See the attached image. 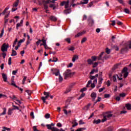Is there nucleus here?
I'll return each mask as SVG.
<instances>
[{
	"label": "nucleus",
	"instance_id": "obj_1",
	"mask_svg": "<svg viewBox=\"0 0 131 131\" xmlns=\"http://www.w3.org/2000/svg\"><path fill=\"white\" fill-rule=\"evenodd\" d=\"M43 95L45 96V97H42L41 98V100L43 101V103H46V104H48V102L46 101L47 99H48L49 97H50V99H53L54 98V96L51 95L50 94V92H43Z\"/></svg>",
	"mask_w": 131,
	"mask_h": 131
},
{
	"label": "nucleus",
	"instance_id": "obj_2",
	"mask_svg": "<svg viewBox=\"0 0 131 131\" xmlns=\"http://www.w3.org/2000/svg\"><path fill=\"white\" fill-rule=\"evenodd\" d=\"M71 75H72V73H71V70H67L63 73L64 79H67L69 77H71Z\"/></svg>",
	"mask_w": 131,
	"mask_h": 131
},
{
	"label": "nucleus",
	"instance_id": "obj_3",
	"mask_svg": "<svg viewBox=\"0 0 131 131\" xmlns=\"http://www.w3.org/2000/svg\"><path fill=\"white\" fill-rule=\"evenodd\" d=\"M113 116L112 114H109L108 112L106 113L105 115L103 116V119H102V122H105V121H107V119H110L111 117Z\"/></svg>",
	"mask_w": 131,
	"mask_h": 131
},
{
	"label": "nucleus",
	"instance_id": "obj_4",
	"mask_svg": "<svg viewBox=\"0 0 131 131\" xmlns=\"http://www.w3.org/2000/svg\"><path fill=\"white\" fill-rule=\"evenodd\" d=\"M69 3H70V1L67 0V1H63L60 4L61 7H63L65 5L64 8L65 9H68L69 8Z\"/></svg>",
	"mask_w": 131,
	"mask_h": 131
},
{
	"label": "nucleus",
	"instance_id": "obj_5",
	"mask_svg": "<svg viewBox=\"0 0 131 131\" xmlns=\"http://www.w3.org/2000/svg\"><path fill=\"white\" fill-rule=\"evenodd\" d=\"M8 49H9V44L6 43H3L1 47L2 52H8Z\"/></svg>",
	"mask_w": 131,
	"mask_h": 131
},
{
	"label": "nucleus",
	"instance_id": "obj_6",
	"mask_svg": "<svg viewBox=\"0 0 131 131\" xmlns=\"http://www.w3.org/2000/svg\"><path fill=\"white\" fill-rule=\"evenodd\" d=\"M87 20L88 21L89 26H92V25H94V24H95V21H94L93 18H92V16H89Z\"/></svg>",
	"mask_w": 131,
	"mask_h": 131
},
{
	"label": "nucleus",
	"instance_id": "obj_7",
	"mask_svg": "<svg viewBox=\"0 0 131 131\" xmlns=\"http://www.w3.org/2000/svg\"><path fill=\"white\" fill-rule=\"evenodd\" d=\"M89 78H90V80H94V83L98 82V78H96V76L90 75Z\"/></svg>",
	"mask_w": 131,
	"mask_h": 131
},
{
	"label": "nucleus",
	"instance_id": "obj_8",
	"mask_svg": "<svg viewBox=\"0 0 131 131\" xmlns=\"http://www.w3.org/2000/svg\"><path fill=\"white\" fill-rule=\"evenodd\" d=\"M51 71H54L53 74H55L56 76L60 75V71L57 69H55L54 70L52 69Z\"/></svg>",
	"mask_w": 131,
	"mask_h": 131
},
{
	"label": "nucleus",
	"instance_id": "obj_9",
	"mask_svg": "<svg viewBox=\"0 0 131 131\" xmlns=\"http://www.w3.org/2000/svg\"><path fill=\"white\" fill-rule=\"evenodd\" d=\"M105 53V52H101L100 55L97 57V59L99 61H103V60H104L103 59V55H104V54Z\"/></svg>",
	"mask_w": 131,
	"mask_h": 131
},
{
	"label": "nucleus",
	"instance_id": "obj_10",
	"mask_svg": "<svg viewBox=\"0 0 131 131\" xmlns=\"http://www.w3.org/2000/svg\"><path fill=\"white\" fill-rule=\"evenodd\" d=\"M10 99H12V100H15V101H17V102H18V103H19V104H22V102H21V101L18 100L17 99V97H16V96L13 95L12 97L10 96Z\"/></svg>",
	"mask_w": 131,
	"mask_h": 131
},
{
	"label": "nucleus",
	"instance_id": "obj_11",
	"mask_svg": "<svg viewBox=\"0 0 131 131\" xmlns=\"http://www.w3.org/2000/svg\"><path fill=\"white\" fill-rule=\"evenodd\" d=\"M91 97L92 100H93V101H95V100H96V98H97V93H96V92H93L91 94Z\"/></svg>",
	"mask_w": 131,
	"mask_h": 131
},
{
	"label": "nucleus",
	"instance_id": "obj_12",
	"mask_svg": "<svg viewBox=\"0 0 131 131\" xmlns=\"http://www.w3.org/2000/svg\"><path fill=\"white\" fill-rule=\"evenodd\" d=\"M51 21H53V22H56V21H57L58 18L57 17L52 15L49 17Z\"/></svg>",
	"mask_w": 131,
	"mask_h": 131
},
{
	"label": "nucleus",
	"instance_id": "obj_13",
	"mask_svg": "<svg viewBox=\"0 0 131 131\" xmlns=\"http://www.w3.org/2000/svg\"><path fill=\"white\" fill-rule=\"evenodd\" d=\"M72 12V10H71V8L67 9L64 10L63 11L64 14H66V15H68V14H70Z\"/></svg>",
	"mask_w": 131,
	"mask_h": 131
},
{
	"label": "nucleus",
	"instance_id": "obj_14",
	"mask_svg": "<svg viewBox=\"0 0 131 131\" xmlns=\"http://www.w3.org/2000/svg\"><path fill=\"white\" fill-rule=\"evenodd\" d=\"M2 77L3 78L4 81H5V82H7V81H8V77L7 76V75L6 74L3 73Z\"/></svg>",
	"mask_w": 131,
	"mask_h": 131
},
{
	"label": "nucleus",
	"instance_id": "obj_15",
	"mask_svg": "<svg viewBox=\"0 0 131 131\" xmlns=\"http://www.w3.org/2000/svg\"><path fill=\"white\" fill-rule=\"evenodd\" d=\"M103 80H104V79L102 77L99 78V85L97 87V89L101 86V84H102V82H103Z\"/></svg>",
	"mask_w": 131,
	"mask_h": 131
},
{
	"label": "nucleus",
	"instance_id": "obj_16",
	"mask_svg": "<svg viewBox=\"0 0 131 131\" xmlns=\"http://www.w3.org/2000/svg\"><path fill=\"white\" fill-rule=\"evenodd\" d=\"M49 7L50 8H53V10H56V9H58V5H55V4H50Z\"/></svg>",
	"mask_w": 131,
	"mask_h": 131
},
{
	"label": "nucleus",
	"instance_id": "obj_17",
	"mask_svg": "<svg viewBox=\"0 0 131 131\" xmlns=\"http://www.w3.org/2000/svg\"><path fill=\"white\" fill-rule=\"evenodd\" d=\"M23 24V19L20 20V23H17L16 24V29H18L19 27H20V26H22Z\"/></svg>",
	"mask_w": 131,
	"mask_h": 131
},
{
	"label": "nucleus",
	"instance_id": "obj_18",
	"mask_svg": "<svg viewBox=\"0 0 131 131\" xmlns=\"http://www.w3.org/2000/svg\"><path fill=\"white\" fill-rule=\"evenodd\" d=\"M76 60H78V55H75L73 56V59H72V62H75Z\"/></svg>",
	"mask_w": 131,
	"mask_h": 131
},
{
	"label": "nucleus",
	"instance_id": "obj_19",
	"mask_svg": "<svg viewBox=\"0 0 131 131\" xmlns=\"http://www.w3.org/2000/svg\"><path fill=\"white\" fill-rule=\"evenodd\" d=\"M3 109L4 111L2 113L0 114V116H2V115H6V114H7V108L4 107Z\"/></svg>",
	"mask_w": 131,
	"mask_h": 131
},
{
	"label": "nucleus",
	"instance_id": "obj_20",
	"mask_svg": "<svg viewBox=\"0 0 131 131\" xmlns=\"http://www.w3.org/2000/svg\"><path fill=\"white\" fill-rule=\"evenodd\" d=\"M98 73L99 72V69H97L96 70L93 69L92 71L90 72V74L93 75L94 73Z\"/></svg>",
	"mask_w": 131,
	"mask_h": 131
},
{
	"label": "nucleus",
	"instance_id": "obj_21",
	"mask_svg": "<svg viewBox=\"0 0 131 131\" xmlns=\"http://www.w3.org/2000/svg\"><path fill=\"white\" fill-rule=\"evenodd\" d=\"M100 122H101V120L100 119L94 120L93 121V123L94 124H99V123H100Z\"/></svg>",
	"mask_w": 131,
	"mask_h": 131
},
{
	"label": "nucleus",
	"instance_id": "obj_22",
	"mask_svg": "<svg viewBox=\"0 0 131 131\" xmlns=\"http://www.w3.org/2000/svg\"><path fill=\"white\" fill-rule=\"evenodd\" d=\"M12 57L17 56V52L14 50H12V53L11 54Z\"/></svg>",
	"mask_w": 131,
	"mask_h": 131
},
{
	"label": "nucleus",
	"instance_id": "obj_23",
	"mask_svg": "<svg viewBox=\"0 0 131 131\" xmlns=\"http://www.w3.org/2000/svg\"><path fill=\"white\" fill-rule=\"evenodd\" d=\"M17 1L15 2L14 4H13V8H14V7H15V8H17L18 7V5H19V0H17Z\"/></svg>",
	"mask_w": 131,
	"mask_h": 131
},
{
	"label": "nucleus",
	"instance_id": "obj_24",
	"mask_svg": "<svg viewBox=\"0 0 131 131\" xmlns=\"http://www.w3.org/2000/svg\"><path fill=\"white\" fill-rule=\"evenodd\" d=\"M73 100V97H68L67 102H68L69 104H70V102Z\"/></svg>",
	"mask_w": 131,
	"mask_h": 131
},
{
	"label": "nucleus",
	"instance_id": "obj_25",
	"mask_svg": "<svg viewBox=\"0 0 131 131\" xmlns=\"http://www.w3.org/2000/svg\"><path fill=\"white\" fill-rule=\"evenodd\" d=\"M87 62H88L89 65H93V64H94V62L91 59H89L87 60Z\"/></svg>",
	"mask_w": 131,
	"mask_h": 131
},
{
	"label": "nucleus",
	"instance_id": "obj_26",
	"mask_svg": "<svg viewBox=\"0 0 131 131\" xmlns=\"http://www.w3.org/2000/svg\"><path fill=\"white\" fill-rule=\"evenodd\" d=\"M41 41L42 42L43 46L47 45V40L45 39V37L41 40Z\"/></svg>",
	"mask_w": 131,
	"mask_h": 131
},
{
	"label": "nucleus",
	"instance_id": "obj_27",
	"mask_svg": "<svg viewBox=\"0 0 131 131\" xmlns=\"http://www.w3.org/2000/svg\"><path fill=\"white\" fill-rule=\"evenodd\" d=\"M11 85H13V86H14L15 88H17V84L15 83L14 79L11 80Z\"/></svg>",
	"mask_w": 131,
	"mask_h": 131
},
{
	"label": "nucleus",
	"instance_id": "obj_28",
	"mask_svg": "<svg viewBox=\"0 0 131 131\" xmlns=\"http://www.w3.org/2000/svg\"><path fill=\"white\" fill-rule=\"evenodd\" d=\"M125 107L127 108V110H131V105L129 103H127L125 105Z\"/></svg>",
	"mask_w": 131,
	"mask_h": 131
},
{
	"label": "nucleus",
	"instance_id": "obj_29",
	"mask_svg": "<svg viewBox=\"0 0 131 131\" xmlns=\"http://www.w3.org/2000/svg\"><path fill=\"white\" fill-rule=\"evenodd\" d=\"M116 24H117V25H119L120 26H121L123 24L122 23V22H121L117 19H116Z\"/></svg>",
	"mask_w": 131,
	"mask_h": 131
},
{
	"label": "nucleus",
	"instance_id": "obj_30",
	"mask_svg": "<svg viewBox=\"0 0 131 131\" xmlns=\"http://www.w3.org/2000/svg\"><path fill=\"white\" fill-rule=\"evenodd\" d=\"M13 111V108H9L8 111V115H12V112Z\"/></svg>",
	"mask_w": 131,
	"mask_h": 131
},
{
	"label": "nucleus",
	"instance_id": "obj_31",
	"mask_svg": "<svg viewBox=\"0 0 131 131\" xmlns=\"http://www.w3.org/2000/svg\"><path fill=\"white\" fill-rule=\"evenodd\" d=\"M85 129H86V128L82 127V128H78L77 130H76V131H83V130H85Z\"/></svg>",
	"mask_w": 131,
	"mask_h": 131
},
{
	"label": "nucleus",
	"instance_id": "obj_32",
	"mask_svg": "<svg viewBox=\"0 0 131 131\" xmlns=\"http://www.w3.org/2000/svg\"><path fill=\"white\" fill-rule=\"evenodd\" d=\"M85 96V93L82 92V94H81L80 97L78 98V100H80V99H82V98H83V97H84Z\"/></svg>",
	"mask_w": 131,
	"mask_h": 131
},
{
	"label": "nucleus",
	"instance_id": "obj_33",
	"mask_svg": "<svg viewBox=\"0 0 131 131\" xmlns=\"http://www.w3.org/2000/svg\"><path fill=\"white\" fill-rule=\"evenodd\" d=\"M90 106H91V104H88L87 105V106H85V107H84V110H85L86 111H88V110H89V109Z\"/></svg>",
	"mask_w": 131,
	"mask_h": 131
},
{
	"label": "nucleus",
	"instance_id": "obj_34",
	"mask_svg": "<svg viewBox=\"0 0 131 131\" xmlns=\"http://www.w3.org/2000/svg\"><path fill=\"white\" fill-rule=\"evenodd\" d=\"M91 59L93 62H95V61H97V57L96 56H92Z\"/></svg>",
	"mask_w": 131,
	"mask_h": 131
},
{
	"label": "nucleus",
	"instance_id": "obj_35",
	"mask_svg": "<svg viewBox=\"0 0 131 131\" xmlns=\"http://www.w3.org/2000/svg\"><path fill=\"white\" fill-rule=\"evenodd\" d=\"M128 69L126 67H125L123 69L122 71V73H125L126 72H127Z\"/></svg>",
	"mask_w": 131,
	"mask_h": 131
},
{
	"label": "nucleus",
	"instance_id": "obj_36",
	"mask_svg": "<svg viewBox=\"0 0 131 131\" xmlns=\"http://www.w3.org/2000/svg\"><path fill=\"white\" fill-rule=\"evenodd\" d=\"M113 49L115 50V51H119V47L117 45H115L113 46Z\"/></svg>",
	"mask_w": 131,
	"mask_h": 131
},
{
	"label": "nucleus",
	"instance_id": "obj_37",
	"mask_svg": "<svg viewBox=\"0 0 131 131\" xmlns=\"http://www.w3.org/2000/svg\"><path fill=\"white\" fill-rule=\"evenodd\" d=\"M71 91V88H68L64 92V94H68V93H70Z\"/></svg>",
	"mask_w": 131,
	"mask_h": 131
},
{
	"label": "nucleus",
	"instance_id": "obj_38",
	"mask_svg": "<svg viewBox=\"0 0 131 131\" xmlns=\"http://www.w3.org/2000/svg\"><path fill=\"white\" fill-rule=\"evenodd\" d=\"M64 40L67 41V42H68V43H71V40L70 39V38H67L64 39Z\"/></svg>",
	"mask_w": 131,
	"mask_h": 131
},
{
	"label": "nucleus",
	"instance_id": "obj_39",
	"mask_svg": "<svg viewBox=\"0 0 131 131\" xmlns=\"http://www.w3.org/2000/svg\"><path fill=\"white\" fill-rule=\"evenodd\" d=\"M119 96L121 98H124L126 96V94L124 93H123L120 94Z\"/></svg>",
	"mask_w": 131,
	"mask_h": 131
},
{
	"label": "nucleus",
	"instance_id": "obj_40",
	"mask_svg": "<svg viewBox=\"0 0 131 131\" xmlns=\"http://www.w3.org/2000/svg\"><path fill=\"white\" fill-rule=\"evenodd\" d=\"M91 83H92V80H90L88 82L86 87L90 88V85L91 84Z\"/></svg>",
	"mask_w": 131,
	"mask_h": 131
},
{
	"label": "nucleus",
	"instance_id": "obj_41",
	"mask_svg": "<svg viewBox=\"0 0 131 131\" xmlns=\"http://www.w3.org/2000/svg\"><path fill=\"white\" fill-rule=\"evenodd\" d=\"M124 12L126 13V14H129V10L127 8H125L124 9Z\"/></svg>",
	"mask_w": 131,
	"mask_h": 131
},
{
	"label": "nucleus",
	"instance_id": "obj_42",
	"mask_svg": "<svg viewBox=\"0 0 131 131\" xmlns=\"http://www.w3.org/2000/svg\"><path fill=\"white\" fill-rule=\"evenodd\" d=\"M12 107H14L13 108H12L13 110H19V107L14 105H12Z\"/></svg>",
	"mask_w": 131,
	"mask_h": 131
},
{
	"label": "nucleus",
	"instance_id": "obj_43",
	"mask_svg": "<svg viewBox=\"0 0 131 131\" xmlns=\"http://www.w3.org/2000/svg\"><path fill=\"white\" fill-rule=\"evenodd\" d=\"M51 115H50V114H46L45 116V118H46V119H49V118H50Z\"/></svg>",
	"mask_w": 131,
	"mask_h": 131
},
{
	"label": "nucleus",
	"instance_id": "obj_44",
	"mask_svg": "<svg viewBox=\"0 0 131 131\" xmlns=\"http://www.w3.org/2000/svg\"><path fill=\"white\" fill-rule=\"evenodd\" d=\"M4 29H3L1 31V33L0 34L1 38H2L3 37V36H4Z\"/></svg>",
	"mask_w": 131,
	"mask_h": 131
},
{
	"label": "nucleus",
	"instance_id": "obj_45",
	"mask_svg": "<svg viewBox=\"0 0 131 131\" xmlns=\"http://www.w3.org/2000/svg\"><path fill=\"white\" fill-rule=\"evenodd\" d=\"M12 64V57H9L8 60V65H11Z\"/></svg>",
	"mask_w": 131,
	"mask_h": 131
},
{
	"label": "nucleus",
	"instance_id": "obj_46",
	"mask_svg": "<svg viewBox=\"0 0 131 131\" xmlns=\"http://www.w3.org/2000/svg\"><path fill=\"white\" fill-rule=\"evenodd\" d=\"M105 51H106V54H110V53H111V51L110 49H109L108 48H106V49H105Z\"/></svg>",
	"mask_w": 131,
	"mask_h": 131
},
{
	"label": "nucleus",
	"instance_id": "obj_47",
	"mask_svg": "<svg viewBox=\"0 0 131 131\" xmlns=\"http://www.w3.org/2000/svg\"><path fill=\"white\" fill-rule=\"evenodd\" d=\"M86 19H88V16H86V15L84 14L83 16V18H82V21H84V20H86Z\"/></svg>",
	"mask_w": 131,
	"mask_h": 131
},
{
	"label": "nucleus",
	"instance_id": "obj_48",
	"mask_svg": "<svg viewBox=\"0 0 131 131\" xmlns=\"http://www.w3.org/2000/svg\"><path fill=\"white\" fill-rule=\"evenodd\" d=\"M18 41V39L16 38L13 42V47H15V46H16V44L17 43V42Z\"/></svg>",
	"mask_w": 131,
	"mask_h": 131
},
{
	"label": "nucleus",
	"instance_id": "obj_49",
	"mask_svg": "<svg viewBox=\"0 0 131 131\" xmlns=\"http://www.w3.org/2000/svg\"><path fill=\"white\" fill-rule=\"evenodd\" d=\"M52 62H58V58L57 57H53V60H52Z\"/></svg>",
	"mask_w": 131,
	"mask_h": 131
},
{
	"label": "nucleus",
	"instance_id": "obj_50",
	"mask_svg": "<svg viewBox=\"0 0 131 131\" xmlns=\"http://www.w3.org/2000/svg\"><path fill=\"white\" fill-rule=\"evenodd\" d=\"M99 63L98 62H95L94 63H93V68H96V67H97V66H98Z\"/></svg>",
	"mask_w": 131,
	"mask_h": 131
},
{
	"label": "nucleus",
	"instance_id": "obj_51",
	"mask_svg": "<svg viewBox=\"0 0 131 131\" xmlns=\"http://www.w3.org/2000/svg\"><path fill=\"white\" fill-rule=\"evenodd\" d=\"M69 51H74L75 50V48L74 47L72 46L69 49H68Z\"/></svg>",
	"mask_w": 131,
	"mask_h": 131
},
{
	"label": "nucleus",
	"instance_id": "obj_52",
	"mask_svg": "<svg viewBox=\"0 0 131 131\" xmlns=\"http://www.w3.org/2000/svg\"><path fill=\"white\" fill-rule=\"evenodd\" d=\"M124 78H126V77H127L128 75V72H126V73H124Z\"/></svg>",
	"mask_w": 131,
	"mask_h": 131
},
{
	"label": "nucleus",
	"instance_id": "obj_53",
	"mask_svg": "<svg viewBox=\"0 0 131 131\" xmlns=\"http://www.w3.org/2000/svg\"><path fill=\"white\" fill-rule=\"evenodd\" d=\"M86 88H83V89H81L80 92L81 93H83V92H85V91H86Z\"/></svg>",
	"mask_w": 131,
	"mask_h": 131
},
{
	"label": "nucleus",
	"instance_id": "obj_54",
	"mask_svg": "<svg viewBox=\"0 0 131 131\" xmlns=\"http://www.w3.org/2000/svg\"><path fill=\"white\" fill-rule=\"evenodd\" d=\"M26 93H27V94H28L29 96H30L32 92L30 90H26Z\"/></svg>",
	"mask_w": 131,
	"mask_h": 131
},
{
	"label": "nucleus",
	"instance_id": "obj_55",
	"mask_svg": "<svg viewBox=\"0 0 131 131\" xmlns=\"http://www.w3.org/2000/svg\"><path fill=\"white\" fill-rule=\"evenodd\" d=\"M86 41V37H84L82 39L81 43H83V42H85Z\"/></svg>",
	"mask_w": 131,
	"mask_h": 131
},
{
	"label": "nucleus",
	"instance_id": "obj_56",
	"mask_svg": "<svg viewBox=\"0 0 131 131\" xmlns=\"http://www.w3.org/2000/svg\"><path fill=\"white\" fill-rule=\"evenodd\" d=\"M101 100H102V98L101 97H98L97 100L95 102V104H97L98 102H100Z\"/></svg>",
	"mask_w": 131,
	"mask_h": 131
},
{
	"label": "nucleus",
	"instance_id": "obj_57",
	"mask_svg": "<svg viewBox=\"0 0 131 131\" xmlns=\"http://www.w3.org/2000/svg\"><path fill=\"white\" fill-rule=\"evenodd\" d=\"M26 78H27V77L26 76L24 77L23 80V84H25V81H26Z\"/></svg>",
	"mask_w": 131,
	"mask_h": 131
},
{
	"label": "nucleus",
	"instance_id": "obj_58",
	"mask_svg": "<svg viewBox=\"0 0 131 131\" xmlns=\"http://www.w3.org/2000/svg\"><path fill=\"white\" fill-rule=\"evenodd\" d=\"M113 80L115 82L116 81H117V80L116 79V75H114L113 76Z\"/></svg>",
	"mask_w": 131,
	"mask_h": 131
},
{
	"label": "nucleus",
	"instance_id": "obj_59",
	"mask_svg": "<svg viewBox=\"0 0 131 131\" xmlns=\"http://www.w3.org/2000/svg\"><path fill=\"white\" fill-rule=\"evenodd\" d=\"M104 98H110V94H105Z\"/></svg>",
	"mask_w": 131,
	"mask_h": 131
},
{
	"label": "nucleus",
	"instance_id": "obj_60",
	"mask_svg": "<svg viewBox=\"0 0 131 131\" xmlns=\"http://www.w3.org/2000/svg\"><path fill=\"white\" fill-rule=\"evenodd\" d=\"M104 90H105V88L103 87L102 88H100L99 90V93H102V92H103V91H104Z\"/></svg>",
	"mask_w": 131,
	"mask_h": 131
},
{
	"label": "nucleus",
	"instance_id": "obj_61",
	"mask_svg": "<svg viewBox=\"0 0 131 131\" xmlns=\"http://www.w3.org/2000/svg\"><path fill=\"white\" fill-rule=\"evenodd\" d=\"M41 41V40L39 39L38 41L36 42V43L37 46H39V43H40V42Z\"/></svg>",
	"mask_w": 131,
	"mask_h": 131
},
{
	"label": "nucleus",
	"instance_id": "obj_62",
	"mask_svg": "<svg viewBox=\"0 0 131 131\" xmlns=\"http://www.w3.org/2000/svg\"><path fill=\"white\" fill-rule=\"evenodd\" d=\"M120 131H131L130 130L128 129H123V128H121L120 129Z\"/></svg>",
	"mask_w": 131,
	"mask_h": 131
},
{
	"label": "nucleus",
	"instance_id": "obj_63",
	"mask_svg": "<svg viewBox=\"0 0 131 131\" xmlns=\"http://www.w3.org/2000/svg\"><path fill=\"white\" fill-rule=\"evenodd\" d=\"M59 81H63V77H62V76L61 75H59Z\"/></svg>",
	"mask_w": 131,
	"mask_h": 131
},
{
	"label": "nucleus",
	"instance_id": "obj_64",
	"mask_svg": "<svg viewBox=\"0 0 131 131\" xmlns=\"http://www.w3.org/2000/svg\"><path fill=\"white\" fill-rule=\"evenodd\" d=\"M128 46L129 49H131V41L128 42Z\"/></svg>",
	"mask_w": 131,
	"mask_h": 131
}]
</instances>
